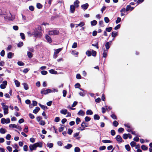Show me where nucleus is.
<instances>
[{
  "label": "nucleus",
  "instance_id": "obj_30",
  "mask_svg": "<svg viewBox=\"0 0 152 152\" xmlns=\"http://www.w3.org/2000/svg\"><path fill=\"white\" fill-rule=\"evenodd\" d=\"M102 142L104 143H111L112 142L110 140H103Z\"/></svg>",
  "mask_w": 152,
  "mask_h": 152
},
{
  "label": "nucleus",
  "instance_id": "obj_27",
  "mask_svg": "<svg viewBox=\"0 0 152 152\" xmlns=\"http://www.w3.org/2000/svg\"><path fill=\"white\" fill-rule=\"evenodd\" d=\"M62 50V48H60L55 50V52H54L56 54L58 53Z\"/></svg>",
  "mask_w": 152,
  "mask_h": 152
},
{
  "label": "nucleus",
  "instance_id": "obj_53",
  "mask_svg": "<svg viewBox=\"0 0 152 152\" xmlns=\"http://www.w3.org/2000/svg\"><path fill=\"white\" fill-rule=\"evenodd\" d=\"M121 21V18L120 17H118L117 18V20L115 21V23L116 24H118Z\"/></svg>",
  "mask_w": 152,
  "mask_h": 152
},
{
  "label": "nucleus",
  "instance_id": "obj_58",
  "mask_svg": "<svg viewBox=\"0 0 152 152\" xmlns=\"http://www.w3.org/2000/svg\"><path fill=\"white\" fill-rule=\"evenodd\" d=\"M80 121V119L79 118H77L76 119V122L77 124H79V122Z\"/></svg>",
  "mask_w": 152,
  "mask_h": 152
},
{
  "label": "nucleus",
  "instance_id": "obj_44",
  "mask_svg": "<svg viewBox=\"0 0 152 152\" xmlns=\"http://www.w3.org/2000/svg\"><path fill=\"white\" fill-rule=\"evenodd\" d=\"M37 7L38 9H41L42 8V6L41 4L39 3L37 4Z\"/></svg>",
  "mask_w": 152,
  "mask_h": 152
},
{
  "label": "nucleus",
  "instance_id": "obj_18",
  "mask_svg": "<svg viewBox=\"0 0 152 152\" xmlns=\"http://www.w3.org/2000/svg\"><path fill=\"white\" fill-rule=\"evenodd\" d=\"M77 114L79 115L83 116L85 115V113L82 110H80L79 111Z\"/></svg>",
  "mask_w": 152,
  "mask_h": 152
},
{
  "label": "nucleus",
  "instance_id": "obj_38",
  "mask_svg": "<svg viewBox=\"0 0 152 152\" xmlns=\"http://www.w3.org/2000/svg\"><path fill=\"white\" fill-rule=\"evenodd\" d=\"M141 148L142 150L144 151L148 149V148L144 145H142Z\"/></svg>",
  "mask_w": 152,
  "mask_h": 152
},
{
  "label": "nucleus",
  "instance_id": "obj_26",
  "mask_svg": "<svg viewBox=\"0 0 152 152\" xmlns=\"http://www.w3.org/2000/svg\"><path fill=\"white\" fill-rule=\"evenodd\" d=\"M27 56L29 58H31L33 56L32 54L30 51L27 52Z\"/></svg>",
  "mask_w": 152,
  "mask_h": 152
},
{
  "label": "nucleus",
  "instance_id": "obj_61",
  "mask_svg": "<svg viewBox=\"0 0 152 152\" xmlns=\"http://www.w3.org/2000/svg\"><path fill=\"white\" fill-rule=\"evenodd\" d=\"M112 29V28L111 27H109L108 28H107L106 29V31L108 32H110L111 31Z\"/></svg>",
  "mask_w": 152,
  "mask_h": 152
},
{
  "label": "nucleus",
  "instance_id": "obj_42",
  "mask_svg": "<svg viewBox=\"0 0 152 152\" xmlns=\"http://www.w3.org/2000/svg\"><path fill=\"white\" fill-rule=\"evenodd\" d=\"M20 66L24 65V63L22 61H18L17 63Z\"/></svg>",
  "mask_w": 152,
  "mask_h": 152
},
{
  "label": "nucleus",
  "instance_id": "obj_17",
  "mask_svg": "<svg viewBox=\"0 0 152 152\" xmlns=\"http://www.w3.org/2000/svg\"><path fill=\"white\" fill-rule=\"evenodd\" d=\"M67 110L66 109H63L60 111V113L64 115H66L67 113Z\"/></svg>",
  "mask_w": 152,
  "mask_h": 152
},
{
  "label": "nucleus",
  "instance_id": "obj_16",
  "mask_svg": "<svg viewBox=\"0 0 152 152\" xmlns=\"http://www.w3.org/2000/svg\"><path fill=\"white\" fill-rule=\"evenodd\" d=\"M45 38L47 41L49 42L50 43L52 42V39L48 35H46L45 36Z\"/></svg>",
  "mask_w": 152,
  "mask_h": 152
},
{
  "label": "nucleus",
  "instance_id": "obj_54",
  "mask_svg": "<svg viewBox=\"0 0 152 152\" xmlns=\"http://www.w3.org/2000/svg\"><path fill=\"white\" fill-rule=\"evenodd\" d=\"M73 132V131L70 129H68L67 133L68 134L71 135Z\"/></svg>",
  "mask_w": 152,
  "mask_h": 152
},
{
  "label": "nucleus",
  "instance_id": "obj_9",
  "mask_svg": "<svg viewBox=\"0 0 152 152\" xmlns=\"http://www.w3.org/2000/svg\"><path fill=\"white\" fill-rule=\"evenodd\" d=\"M112 41H110V42H107L105 45V46L106 48V50H107L109 49L110 48V45L112 43Z\"/></svg>",
  "mask_w": 152,
  "mask_h": 152
},
{
  "label": "nucleus",
  "instance_id": "obj_25",
  "mask_svg": "<svg viewBox=\"0 0 152 152\" xmlns=\"http://www.w3.org/2000/svg\"><path fill=\"white\" fill-rule=\"evenodd\" d=\"M13 54L11 52H9L7 54V57L9 58H11L13 56Z\"/></svg>",
  "mask_w": 152,
  "mask_h": 152
},
{
  "label": "nucleus",
  "instance_id": "obj_39",
  "mask_svg": "<svg viewBox=\"0 0 152 152\" xmlns=\"http://www.w3.org/2000/svg\"><path fill=\"white\" fill-rule=\"evenodd\" d=\"M131 8V6L130 5H127L126 9V11L127 12L130 10Z\"/></svg>",
  "mask_w": 152,
  "mask_h": 152
},
{
  "label": "nucleus",
  "instance_id": "obj_50",
  "mask_svg": "<svg viewBox=\"0 0 152 152\" xmlns=\"http://www.w3.org/2000/svg\"><path fill=\"white\" fill-rule=\"evenodd\" d=\"M86 54L88 56H91V53L90 51L87 50L86 52Z\"/></svg>",
  "mask_w": 152,
  "mask_h": 152
},
{
  "label": "nucleus",
  "instance_id": "obj_59",
  "mask_svg": "<svg viewBox=\"0 0 152 152\" xmlns=\"http://www.w3.org/2000/svg\"><path fill=\"white\" fill-rule=\"evenodd\" d=\"M124 130V129L122 128H120L118 130V132L119 133H120L123 132Z\"/></svg>",
  "mask_w": 152,
  "mask_h": 152
},
{
  "label": "nucleus",
  "instance_id": "obj_46",
  "mask_svg": "<svg viewBox=\"0 0 152 152\" xmlns=\"http://www.w3.org/2000/svg\"><path fill=\"white\" fill-rule=\"evenodd\" d=\"M128 136V134H124L123 135V137L124 139L126 140L127 139Z\"/></svg>",
  "mask_w": 152,
  "mask_h": 152
},
{
  "label": "nucleus",
  "instance_id": "obj_2",
  "mask_svg": "<svg viewBox=\"0 0 152 152\" xmlns=\"http://www.w3.org/2000/svg\"><path fill=\"white\" fill-rule=\"evenodd\" d=\"M1 104L3 107L2 108L4 110V114L6 115L8 114V106L7 105H5L4 103H2Z\"/></svg>",
  "mask_w": 152,
  "mask_h": 152
},
{
  "label": "nucleus",
  "instance_id": "obj_6",
  "mask_svg": "<svg viewBox=\"0 0 152 152\" xmlns=\"http://www.w3.org/2000/svg\"><path fill=\"white\" fill-rule=\"evenodd\" d=\"M59 32L58 31L56 30H53L50 31L48 32V33L50 35H56L58 34Z\"/></svg>",
  "mask_w": 152,
  "mask_h": 152
},
{
  "label": "nucleus",
  "instance_id": "obj_7",
  "mask_svg": "<svg viewBox=\"0 0 152 152\" xmlns=\"http://www.w3.org/2000/svg\"><path fill=\"white\" fill-rule=\"evenodd\" d=\"M9 126L10 128H15L16 129L21 130V127L18 125H16L15 124H10Z\"/></svg>",
  "mask_w": 152,
  "mask_h": 152
},
{
  "label": "nucleus",
  "instance_id": "obj_24",
  "mask_svg": "<svg viewBox=\"0 0 152 152\" xmlns=\"http://www.w3.org/2000/svg\"><path fill=\"white\" fill-rule=\"evenodd\" d=\"M93 113L91 110H88L86 112V114L87 115H91L93 114Z\"/></svg>",
  "mask_w": 152,
  "mask_h": 152
},
{
  "label": "nucleus",
  "instance_id": "obj_31",
  "mask_svg": "<svg viewBox=\"0 0 152 152\" xmlns=\"http://www.w3.org/2000/svg\"><path fill=\"white\" fill-rule=\"evenodd\" d=\"M113 124L115 127H117L118 125V123L117 121H114L113 123Z\"/></svg>",
  "mask_w": 152,
  "mask_h": 152
},
{
  "label": "nucleus",
  "instance_id": "obj_52",
  "mask_svg": "<svg viewBox=\"0 0 152 152\" xmlns=\"http://www.w3.org/2000/svg\"><path fill=\"white\" fill-rule=\"evenodd\" d=\"M28 147L27 145H25L23 146V150L25 151H28Z\"/></svg>",
  "mask_w": 152,
  "mask_h": 152
},
{
  "label": "nucleus",
  "instance_id": "obj_55",
  "mask_svg": "<svg viewBox=\"0 0 152 152\" xmlns=\"http://www.w3.org/2000/svg\"><path fill=\"white\" fill-rule=\"evenodd\" d=\"M77 44L76 42H74L73 43L72 46V48H75L77 47Z\"/></svg>",
  "mask_w": 152,
  "mask_h": 152
},
{
  "label": "nucleus",
  "instance_id": "obj_20",
  "mask_svg": "<svg viewBox=\"0 0 152 152\" xmlns=\"http://www.w3.org/2000/svg\"><path fill=\"white\" fill-rule=\"evenodd\" d=\"M7 132L6 129L3 128H1L0 129V132L1 134H4Z\"/></svg>",
  "mask_w": 152,
  "mask_h": 152
},
{
  "label": "nucleus",
  "instance_id": "obj_8",
  "mask_svg": "<svg viewBox=\"0 0 152 152\" xmlns=\"http://www.w3.org/2000/svg\"><path fill=\"white\" fill-rule=\"evenodd\" d=\"M7 85V82L4 80L2 82V84L0 85V87L1 89H4L5 88L6 86Z\"/></svg>",
  "mask_w": 152,
  "mask_h": 152
},
{
  "label": "nucleus",
  "instance_id": "obj_34",
  "mask_svg": "<svg viewBox=\"0 0 152 152\" xmlns=\"http://www.w3.org/2000/svg\"><path fill=\"white\" fill-rule=\"evenodd\" d=\"M125 148L128 151L130 150V147L129 145H125Z\"/></svg>",
  "mask_w": 152,
  "mask_h": 152
},
{
  "label": "nucleus",
  "instance_id": "obj_4",
  "mask_svg": "<svg viewBox=\"0 0 152 152\" xmlns=\"http://www.w3.org/2000/svg\"><path fill=\"white\" fill-rule=\"evenodd\" d=\"M52 92L51 89H48L45 90L44 88L42 89L41 91V94H47Z\"/></svg>",
  "mask_w": 152,
  "mask_h": 152
},
{
  "label": "nucleus",
  "instance_id": "obj_22",
  "mask_svg": "<svg viewBox=\"0 0 152 152\" xmlns=\"http://www.w3.org/2000/svg\"><path fill=\"white\" fill-rule=\"evenodd\" d=\"M14 82L16 87H19L20 86V83L18 80H15Z\"/></svg>",
  "mask_w": 152,
  "mask_h": 152
},
{
  "label": "nucleus",
  "instance_id": "obj_36",
  "mask_svg": "<svg viewBox=\"0 0 152 152\" xmlns=\"http://www.w3.org/2000/svg\"><path fill=\"white\" fill-rule=\"evenodd\" d=\"M20 35L22 39L23 40H24L25 39V35L24 33H20Z\"/></svg>",
  "mask_w": 152,
  "mask_h": 152
},
{
  "label": "nucleus",
  "instance_id": "obj_57",
  "mask_svg": "<svg viewBox=\"0 0 152 152\" xmlns=\"http://www.w3.org/2000/svg\"><path fill=\"white\" fill-rule=\"evenodd\" d=\"M106 147L104 146H101L99 148V150L100 151H102L104 150H105L106 149Z\"/></svg>",
  "mask_w": 152,
  "mask_h": 152
},
{
  "label": "nucleus",
  "instance_id": "obj_5",
  "mask_svg": "<svg viewBox=\"0 0 152 152\" xmlns=\"http://www.w3.org/2000/svg\"><path fill=\"white\" fill-rule=\"evenodd\" d=\"M33 35L36 37L41 38L42 37L41 33L39 32L34 31Z\"/></svg>",
  "mask_w": 152,
  "mask_h": 152
},
{
  "label": "nucleus",
  "instance_id": "obj_63",
  "mask_svg": "<svg viewBox=\"0 0 152 152\" xmlns=\"http://www.w3.org/2000/svg\"><path fill=\"white\" fill-rule=\"evenodd\" d=\"M29 116L30 118L31 119H33L34 118V115L31 113H29L28 115Z\"/></svg>",
  "mask_w": 152,
  "mask_h": 152
},
{
  "label": "nucleus",
  "instance_id": "obj_48",
  "mask_svg": "<svg viewBox=\"0 0 152 152\" xmlns=\"http://www.w3.org/2000/svg\"><path fill=\"white\" fill-rule=\"evenodd\" d=\"M94 56H95L96 55V52L94 50H92L91 51V55Z\"/></svg>",
  "mask_w": 152,
  "mask_h": 152
},
{
  "label": "nucleus",
  "instance_id": "obj_21",
  "mask_svg": "<svg viewBox=\"0 0 152 152\" xmlns=\"http://www.w3.org/2000/svg\"><path fill=\"white\" fill-rule=\"evenodd\" d=\"M40 110V108L38 107H37L33 111V113L35 114H37L39 110Z\"/></svg>",
  "mask_w": 152,
  "mask_h": 152
},
{
  "label": "nucleus",
  "instance_id": "obj_41",
  "mask_svg": "<svg viewBox=\"0 0 152 152\" xmlns=\"http://www.w3.org/2000/svg\"><path fill=\"white\" fill-rule=\"evenodd\" d=\"M53 144L52 143H48L47 144V146L49 148H51L53 147Z\"/></svg>",
  "mask_w": 152,
  "mask_h": 152
},
{
  "label": "nucleus",
  "instance_id": "obj_1",
  "mask_svg": "<svg viewBox=\"0 0 152 152\" xmlns=\"http://www.w3.org/2000/svg\"><path fill=\"white\" fill-rule=\"evenodd\" d=\"M42 147V143L39 142L35 143L33 144H31L29 146V148L30 151H32L33 150H35L36 149L37 147L41 148Z\"/></svg>",
  "mask_w": 152,
  "mask_h": 152
},
{
  "label": "nucleus",
  "instance_id": "obj_19",
  "mask_svg": "<svg viewBox=\"0 0 152 152\" xmlns=\"http://www.w3.org/2000/svg\"><path fill=\"white\" fill-rule=\"evenodd\" d=\"M72 146V145L70 144H68L64 146V148L67 149H69Z\"/></svg>",
  "mask_w": 152,
  "mask_h": 152
},
{
  "label": "nucleus",
  "instance_id": "obj_64",
  "mask_svg": "<svg viewBox=\"0 0 152 152\" xmlns=\"http://www.w3.org/2000/svg\"><path fill=\"white\" fill-rule=\"evenodd\" d=\"M99 24L101 26L103 27L104 25L103 22L102 21H99Z\"/></svg>",
  "mask_w": 152,
  "mask_h": 152
},
{
  "label": "nucleus",
  "instance_id": "obj_60",
  "mask_svg": "<svg viewBox=\"0 0 152 152\" xmlns=\"http://www.w3.org/2000/svg\"><path fill=\"white\" fill-rule=\"evenodd\" d=\"M11 137V136L10 134H7L6 137V138L7 140H9L10 139Z\"/></svg>",
  "mask_w": 152,
  "mask_h": 152
},
{
  "label": "nucleus",
  "instance_id": "obj_28",
  "mask_svg": "<svg viewBox=\"0 0 152 152\" xmlns=\"http://www.w3.org/2000/svg\"><path fill=\"white\" fill-rule=\"evenodd\" d=\"M99 118L100 117L97 114H95L94 115V120H98Z\"/></svg>",
  "mask_w": 152,
  "mask_h": 152
},
{
  "label": "nucleus",
  "instance_id": "obj_15",
  "mask_svg": "<svg viewBox=\"0 0 152 152\" xmlns=\"http://www.w3.org/2000/svg\"><path fill=\"white\" fill-rule=\"evenodd\" d=\"M88 3H86L81 5V7L85 10H86L88 7Z\"/></svg>",
  "mask_w": 152,
  "mask_h": 152
},
{
  "label": "nucleus",
  "instance_id": "obj_51",
  "mask_svg": "<svg viewBox=\"0 0 152 152\" xmlns=\"http://www.w3.org/2000/svg\"><path fill=\"white\" fill-rule=\"evenodd\" d=\"M136 144V143L135 142H134L132 141V142H131L130 143V144L131 146L132 147H133L135 146Z\"/></svg>",
  "mask_w": 152,
  "mask_h": 152
},
{
  "label": "nucleus",
  "instance_id": "obj_56",
  "mask_svg": "<svg viewBox=\"0 0 152 152\" xmlns=\"http://www.w3.org/2000/svg\"><path fill=\"white\" fill-rule=\"evenodd\" d=\"M111 117L114 119H117V117L115 114H112L111 115Z\"/></svg>",
  "mask_w": 152,
  "mask_h": 152
},
{
  "label": "nucleus",
  "instance_id": "obj_62",
  "mask_svg": "<svg viewBox=\"0 0 152 152\" xmlns=\"http://www.w3.org/2000/svg\"><path fill=\"white\" fill-rule=\"evenodd\" d=\"M80 86V84L79 83H76L75 86V88H79Z\"/></svg>",
  "mask_w": 152,
  "mask_h": 152
},
{
  "label": "nucleus",
  "instance_id": "obj_23",
  "mask_svg": "<svg viewBox=\"0 0 152 152\" xmlns=\"http://www.w3.org/2000/svg\"><path fill=\"white\" fill-rule=\"evenodd\" d=\"M49 72L50 73L52 74H57V72L53 69L49 70Z\"/></svg>",
  "mask_w": 152,
  "mask_h": 152
},
{
  "label": "nucleus",
  "instance_id": "obj_14",
  "mask_svg": "<svg viewBox=\"0 0 152 152\" xmlns=\"http://www.w3.org/2000/svg\"><path fill=\"white\" fill-rule=\"evenodd\" d=\"M88 124L85 121L83 122L81 124V126L83 128L88 127Z\"/></svg>",
  "mask_w": 152,
  "mask_h": 152
},
{
  "label": "nucleus",
  "instance_id": "obj_47",
  "mask_svg": "<svg viewBox=\"0 0 152 152\" xmlns=\"http://www.w3.org/2000/svg\"><path fill=\"white\" fill-rule=\"evenodd\" d=\"M104 20L106 23H109L110 21L109 19L107 17H105L104 18Z\"/></svg>",
  "mask_w": 152,
  "mask_h": 152
},
{
  "label": "nucleus",
  "instance_id": "obj_45",
  "mask_svg": "<svg viewBox=\"0 0 152 152\" xmlns=\"http://www.w3.org/2000/svg\"><path fill=\"white\" fill-rule=\"evenodd\" d=\"M23 43L22 42H20L18 44L17 46L18 47H21L23 45Z\"/></svg>",
  "mask_w": 152,
  "mask_h": 152
},
{
  "label": "nucleus",
  "instance_id": "obj_13",
  "mask_svg": "<svg viewBox=\"0 0 152 152\" xmlns=\"http://www.w3.org/2000/svg\"><path fill=\"white\" fill-rule=\"evenodd\" d=\"M79 1L78 0H76L74 2V5H73L75 6V7L77 8L79 6Z\"/></svg>",
  "mask_w": 152,
  "mask_h": 152
},
{
  "label": "nucleus",
  "instance_id": "obj_43",
  "mask_svg": "<svg viewBox=\"0 0 152 152\" xmlns=\"http://www.w3.org/2000/svg\"><path fill=\"white\" fill-rule=\"evenodd\" d=\"M39 124L41 125L44 126L45 124V123L44 121H43V120H41L39 122Z\"/></svg>",
  "mask_w": 152,
  "mask_h": 152
},
{
  "label": "nucleus",
  "instance_id": "obj_11",
  "mask_svg": "<svg viewBox=\"0 0 152 152\" xmlns=\"http://www.w3.org/2000/svg\"><path fill=\"white\" fill-rule=\"evenodd\" d=\"M117 141L119 142H121L122 141V139L121 136L119 135H117L115 137Z\"/></svg>",
  "mask_w": 152,
  "mask_h": 152
},
{
  "label": "nucleus",
  "instance_id": "obj_33",
  "mask_svg": "<svg viewBox=\"0 0 152 152\" xmlns=\"http://www.w3.org/2000/svg\"><path fill=\"white\" fill-rule=\"evenodd\" d=\"M6 119L4 118H1V122L3 124H4L5 123H6Z\"/></svg>",
  "mask_w": 152,
  "mask_h": 152
},
{
  "label": "nucleus",
  "instance_id": "obj_10",
  "mask_svg": "<svg viewBox=\"0 0 152 152\" xmlns=\"http://www.w3.org/2000/svg\"><path fill=\"white\" fill-rule=\"evenodd\" d=\"M75 7L73 5H71L70 6V12L71 13H73L74 12L75 10Z\"/></svg>",
  "mask_w": 152,
  "mask_h": 152
},
{
  "label": "nucleus",
  "instance_id": "obj_35",
  "mask_svg": "<svg viewBox=\"0 0 152 152\" xmlns=\"http://www.w3.org/2000/svg\"><path fill=\"white\" fill-rule=\"evenodd\" d=\"M28 50L30 51V52H34V49L33 47H28Z\"/></svg>",
  "mask_w": 152,
  "mask_h": 152
},
{
  "label": "nucleus",
  "instance_id": "obj_32",
  "mask_svg": "<svg viewBox=\"0 0 152 152\" xmlns=\"http://www.w3.org/2000/svg\"><path fill=\"white\" fill-rule=\"evenodd\" d=\"M97 22L96 20H93L91 22V24L92 26H95L96 25Z\"/></svg>",
  "mask_w": 152,
  "mask_h": 152
},
{
  "label": "nucleus",
  "instance_id": "obj_3",
  "mask_svg": "<svg viewBox=\"0 0 152 152\" xmlns=\"http://www.w3.org/2000/svg\"><path fill=\"white\" fill-rule=\"evenodd\" d=\"M4 19L6 21L13 20L15 19L14 17H12L11 14L10 13L7 15H5L4 16Z\"/></svg>",
  "mask_w": 152,
  "mask_h": 152
},
{
  "label": "nucleus",
  "instance_id": "obj_37",
  "mask_svg": "<svg viewBox=\"0 0 152 152\" xmlns=\"http://www.w3.org/2000/svg\"><path fill=\"white\" fill-rule=\"evenodd\" d=\"M80 151V149L79 147H77L75 148L74 149L75 152H79Z\"/></svg>",
  "mask_w": 152,
  "mask_h": 152
},
{
  "label": "nucleus",
  "instance_id": "obj_12",
  "mask_svg": "<svg viewBox=\"0 0 152 152\" xmlns=\"http://www.w3.org/2000/svg\"><path fill=\"white\" fill-rule=\"evenodd\" d=\"M103 51V53L102 54L103 57L106 58L107 56L108 50H106L104 48Z\"/></svg>",
  "mask_w": 152,
  "mask_h": 152
},
{
  "label": "nucleus",
  "instance_id": "obj_29",
  "mask_svg": "<svg viewBox=\"0 0 152 152\" xmlns=\"http://www.w3.org/2000/svg\"><path fill=\"white\" fill-rule=\"evenodd\" d=\"M23 86L25 90H27L28 89V86L26 83H23Z\"/></svg>",
  "mask_w": 152,
  "mask_h": 152
},
{
  "label": "nucleus",
  "instance_id": "obj_49",
  "mask_svg": "<svg viewBox=\"0 0 152 152\" xmlns=\"http://www.w3.org/2000/svg\"><path fill=\"white\" fill-rule=\"evenodd\" d=\"M41 74L43 75H45L47 74V71L45 70L42 71L41 72Z\"/></svg>",
  "mask_w": 152,
  "mask_h": 152
},
{
  "label": "nucleus",
  "instance_id": "obj_40",
  "mask_svg": "<svg viewBox=\"0 0 152 152\" xmlns=\"http://www.w3.org/2000/svg\"><path fill=\"white\" fill-rule=\"evenodd\" d=\"M118 35L117 32H113L112 33V36L113 37H116Z\"/></svg>",
  "mask_w": 152,
  "mask_h": 152
}]
</instances>
